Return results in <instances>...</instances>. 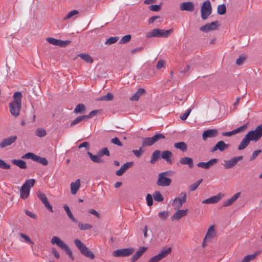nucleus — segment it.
Listing matches in <instances>:
<instances>
[{
  "mask_svg": "<svg viewBox=\"0 0 262 262\" xmlns=\"http://www.w3.org/2000/svg\"><path fill=\"white\" fill-rule=\"evenodd\" d=\"M261 137L262 124L258 125L254 130H251L248 132L240 143L238 149L241 150L245 149L249 144L251 141L256 142Z\"/></svg>",
  "mask_w": 262,
  "mask_h": 262,
  "instance_id": "obj_1",
  "label": "nucleus"
},
{
  "mask_svg": "<svg viewBox=\"0 0 262 262\" xmlns=\"http://www.w3.org/2000/svg\"><path fill=\"white\" fill-rule=\"evenodd\" d=\"M13 97L14 100L9 103L10 112L13 116L17 117L20 114L23 95L21 92H16Z\"/></svg>",
  "mask_w": 262,
  "mask_h": 262,
  "instance_id": "obj_2",
  "label": "nucleus"
},
{
  "mask_svg": "<svg viewBox=\"0 0 262 262\" xmlns=\"http://www.w3.org/2000/svg\"><path fill=\"white\" fill-rule=\"evenodd\" d=\"M51 243L52 245H56L58 247L63 250L72 260L74 259L71 250L59 237L53 236L51 241Z\"/></svg>",
  "mask_w": 262,
  "mask_h": 262,
  "instance_id": "obj_3",
  "label": "nucleus"
},
{
  "mask_svg": "<svg viewBox=\"0 0 262 262\" xmlns=\"http://www.w3.org/2000/svg\"><path fill=\"white\" fill-rule=\"evenodd\" d=\"M51 243L52 245H56L58 247L63 250L72 260L74 259L71 250L59 237L53 236L51 241Z\"/></svg>",
  "mask_w": 262,
  "mask_h": 262,
  "instance_id": "obj_4",
  "label": "nucleus"
},
{
  "mask_svg": "<svg viewBox=\"0 0 262 262\" xmlns=\"http://www.w3.org/2000/svg\"><path fill=\"white\" fill-rule=\"evenodd\" d=\"M74 242L76 246L82 254L91 259H94L95 258L94 253L90 251L79 239H75Z\"/></svg>",
  "mask_w": 262,
  "mask_h": 262,
  "instance_id": "obj_5",
  "label": "nucleus"
},
{
  "mask_svg": "<svg viewBox=\"0 0 262 262\" xmlns=\"http://www.w3.org/2000/svg\"><path fill=\"white\" fill-rule=\"evenodd\" d=\"M171 31V29L169 30H164L160 29H155L149 32H147L146 33V37H167L170 35V33Z\"/></svg>",
  "mask_w": 262,
  "mask_h": 262,
  "instance_id": "obj_6",
  "label": "nucleus"
},
{
  "mask_svg": "<svg viewBox=\"0 0 262 262\" xmlns=\"http://www.w3.org/2000/svg\"><path fill=\"white\" fill-rule=\"evenodd\" d=\"M35 184V180L30 179L25 182L21 187L20 193V197L23 199H27L30 193V189Z\"/></svg>",
  "mask_w": 262,
  "mask_h": 262,
  "instance_id": "obj_7",
  "label": "nucleus"
},
{
  "mask_svg": "<svg viewBox=\"0 0 262 262\" xmlns=\"http://www.w3.org/2000/svg\"><path fill=\"white\" fill-rule=\"evenodd\" d=\"M170 171H165L160 173L158 176L157 184L160 186H168L171 183V180L167 178L166 176L168 175Z\"/></svg>",
  "mask_w": 262,
  "mask_h": 262,
  "instance_id": "obj_8",
  "label": "nucleus"
},
{
  "mask_svg": "<svg viewBox=\"0 0 262 262\" xmlns=\"http://www.w3.org/2000/svg\"><path fill=\"white\" fill-rule=\"evenodd\" d=\"M23 159H30L32 160L33 161L38 162L40 164H42L43 165L46 166L48 164V161L46 158L43 157H41L39 156H37L32 152H28L22 156Z\"/></svg>",
  "mask_w": 262,
  "mask_h": 262,
  "instance_id": "obj_9",
  "label": "nucleus"
},
{
  "mask_svg": "<svg viewBox=\"0 0 262 262\" xmlns=\"http://www.w3.org/2000/svg\"><path fill=\"white\" fill-rule=\"evenodd\" d=\"M187 195L184 192H181L178 197L175 198L172 203V206L175 209H180L186 201Z\"/></svg>",
  "mask_w": 262,
  "mask_h": 262,
  "instance_id": "obj_10",
  "label": "nucleus"
},
{
  "mask_svg": "<svg viewBox=\"0 0 262 262\" xmlns=\"http://www.w3.org/2000/svg\"><path fill=\"white\" fill-rule=\"evenodd\" d=\"M171 252V248L162 250L157 255L151 257L147 262H159L163 258L167 256Z\"/></svg>",
  "mask_w": 262,
  "mask_h": 262,
  "instance_id": "obj_11",
  "label": "nucleus"
},
{
  "mask_svg": "<svg viewBox=\"0 0 262 262\" xmlns=\"http://www.w3.org/2000/svg\"><path fill=\"white\" fill-rule=\"evenodd\" d=\"M212 6L209 0L205 1L201 6V16H209L212 13Z\"/></svg>",
  "mask_w": 262,
  "mask_h": 262,
  "instance_id": "obj_12",
  "label": "nucleus"
},
{
  "mask_svg": "<svg viewBox=\"0 0 262 262\" xmlns=\"http://www.w3.org/2000/svg\"><path fill=\"white\" fill-rule=\"evenodd\" d=\"M134 252L133 248H123L116 250L113 252L114 257H125L132 254Z\"/></svg>",
  "mask_w": 262,
  "mask_h": 262,
  "instance_id": "obj_13",
  "label": "nucleus"
},
{
  "mask_svg": "<svg viewBox=\"0 0 262 262\" xmlns=\"http://www.w3.org/2000/svg\"><path fill=\"white\" fill-rule=\"evenodd\" d=\"M17 138L16 136H11L4 139L0 142V147L3 148L12 145L16 141Z\"/></svg>",
  "mask_w": 262,
  "mask_h": 262,
  "instance_id": "obj_14",
  "label": "nucleus"
},
{
  "mask_svg": "<svg viewBox=\"0 0 262 262\" xmlns=\"http://www.w3.org/2000/svg\"><path fill=\"white\" fill-rule=\"evenodd\" d=\"M243 156L234 157L229 160L225 161L224 166L226 169H230L234 167L236 163L243 159Z\"/></svg>",
  "mask_w": 262,
  "mask_h": 262,
  "instance_id": "obj_15",
  "label": "nucleus"
},
{
  "mask_svg": "<svg viewBox=\"0 0 262 262\" xmlns=\"http://www.w3.org/2000/svg\"><path fill=\"white\" fill-rule=\"evenodd\" d=\"M188 209H182L180 210L179 209L171 216V220L172 221H179L182 217L185 216L188 212Z\"/></svg>",
  "mask_w": 262,
  "mask_h": 262,
  "instance_id": "obj_16",
  "label": "nucleus"
},
{
  "mask_svg": "<svg viewBox=\"0 0 262 262\" xmlns=\"http://www.w3.org/2000/svg\"><path fill=\"white\" fill-rule=\"evenodd\" d=\"M37 197L39 198V199L45 205L46 207L48 209H49L51 212H53V209L52 206L50 204L46 195L43 193H42L40 191H39L37 192Z\"/></svg>",
  "mask_w": 262,
  "mask_h": 262,
  "instance_id": "obj_17",
  "label": "nucleus"
},
{
  "mask_svg": "<svg viewBox=\"0 0 262 262\" xmlns=\"http://www.w3.org/2000/svg\"><path fill=\"white\" fill-rule=\"evenodd\" d=\"M218 26L219 25L217 22L213 21L202 26L200 28V30L204 32H208L210 31L216 30Z\"/></svg>",
  "mask_w": 262,
  "mask_h": 262,
  "instance_id": "obj_18",
  "label": "nucleus"
},
{
  "mask_svg": "<svg viewBox=\"0 0 262 262\" xmlns=\"http://www.w3.org/2000/svg\"><path fill=\"white\" fill-rule=\"evenodd\" d=\"M218 161L217 159H212L207 162H199L197 164V166L204 168L205 169H208L213 165L215 164Z\"/></svg>",
  "mask_w": 262,
  "mask_h": 262,
  "instance_id": "obj_19",
  "label": "nucleus"
},
{
  "mask_svg": "<svg viewBox=\"0 0 262 262\" xmlns=\"http://www.w3.org/2000/svg\"><path fill=\"white\" fill-rule=\"evenodd\" d=\"M223 194L219 193L216 195H214L210 197L209 199H206L203 201L202 203L203 204H215L219 202L222 198Z\"/></svg>",
  "mask_w": 262,
  "mask_h": 262,
  "instance_id": "obj_20",
  "label": "nucleus"
},
{
  "mask_svg": "<svg viewBox=\"0 0 262 262\" xmlns=\"http://www.w3.org/2000/svg\"><path fill=\"white\" fill-rule=\"evenodd\" d=\"M229 147V145L226 144L223 141H219L212 148L211 151L214 152L217 150H219L221 151H223L225 149H227Z\"/></svg>",
  "mask_w": 262,
  "mask_h": 262,
  "instance_id": "obj_21",
  "label": "nucleus"
},
{
  "mask_svg": "<svg viewBox=\"0 0 262 262\" xmlns=\"http://www.w3.org/2000/svg\"><path fill=\"white\" fill-rule=\"evenodd\" d=\"M217 130L216 129H210L205 131L202 135L203 140H206L208 138H213L217 136Z\"/></svg>",
  "mask_w": 262,
  "mask_h": 262,
  "instance_id": "obj_22",
  "label": "nucleus"
},
{
  "mask_svg": "<svg viewBox=\"0 0 262 262\" xmlns=\"http://www.w3.org/2000/svg\"><path fill=\"white\" fill-rule=\"evenodd\" d=\"M194 8V4L192 2H184L180 5V9L187 11H192Z\"/></svg>",
  "mask_w": 262,
  "mask_h": 262,
  "instance_id": "obj_23",
  "label": "nucleus"
},
{
  "mask_svg": "<svg viewBox=\"0 0 262 262\" xmlns=\"http://www.w3.org/2000/svg\"><path fill=\"white\" fill-rule=\"evenodd\" d=\"M132 165V162L124 163L119 170L116 171V174L118 176H122Z\"/></svg>",
  "mask_w": 262,
  "mask_h": 262,
  "instance_id": "obj_24",
  "label": "nucleus"
},
{
  "mask_svg": "<svg viewBox=\"0 0 262 262\" xmlns=\"http://www.w3.org/2000/svg\"><path fill=\"white\" fill-rule=\"evenodd\" d=\"M246 127H247V125L245 124V125H243V126L239 127L238 128H236V129H234L231 132H224L222 133V135L224 136H227V137L231 136L233 135H235L237 133H240V132L243 131L244 130H245L246 128Z\"/></svg>",
  "mask_w": 262,
  "mask_h": 262,
  "instance_id": "obj_25",
  "label": "nucleus"
},
{
  "mask_svg": "<svg viewBox=\"0 0 262 262\" xmlns=\"http://www.w3.org/2000/svg\"><path fill=\"white\" fill-rule=\"evenodd\" d=\"M146 248L142 247L135 253V254L132 256L131 259V262H135L137 261L145 252Z\"/></svg>",
  "mask_w": 262,
  "mask_h": 262,
  "instance_id": "obj_26",
  "label": "nucleus"
},
{
  "mask_svg": "<svg viewBox=\"0 0 262 262\" xmlns=\"http://www.w3.org/2000/svg\"><path fill=\"white\" fill-rule=\"evenodd\" d=\"M80 187V181L79 179L76 180L74 182H72L70 184L71 193L75 194Z\"/></svg>",
  "mask_w": 262,
  "mask_h": 262,
  "instance_id": "obj_27",
  "label": "nucleus"
},
{
  "mask_svg": "<svg viewBox=\"0 0 262 262\" xmlns=\"http://www.w3.org/2000/svg\"><path fill=\"white\" fill-rule=\"evenodd\" d=\"M172 156V153L169 150H165L162 152L161 154V158L165 160L167 163L171 164L172 163V160L171 159Z\"/></svg>",
  "mask_w": 262,
  "mask_h": 262,
  "instance_id": "obj_28",
  "label": "nucleus"
},
{
  "mask_svg": "<svg viewBox=\"0 0 262 262\" xmlns=\"http://www.w3.org/2000/svg\"><path fill=\"white\" fill-rule=\"evenodd\" d=\"M179 162L183 165H187L189 168H192L193 166V160L190 157H185L182 158Z\"/></svg>",
  "mask_w": 262,
  "mask_h": 262,
  "instance_id": "obj_29",
  "label": "nucleus"
},
{
  "mask_svg": "<svg viewBox=\"0 0 262 262\" xmlns=\"http://www.w3.org/2000/svg\"><path fill=\"white\" fill-rule=\"evenodd\" d=\"M215 236L214 228L211 226L207 230L205 238L210 241Z\"/></svg>",
  "mask_w": 262,
  "mask_h": 262,
  "instance_id": "obj_30",
  "label": "nucleus"
},
{
  "mask_svg": "<svg viewBox=\"0 0 262 262\" xmlns=\"http://www.w3.org/2000/svg\"><path fill=\"white\" fill-rule=\"evenodd\" d=\"M87 154L93 162L97 163H102L104 162V161L101 159L99 154L98 155H94L90 152H88Z\"/></svg>",
  "mask_w": 262,
  "mask_h": 262,
  "instance_id": "obj_31",
  "label": "nucleus"
},
{
  "mask_svg": "<svg viewBox=\"0 0 262 262\" xmlns=\"http://www.w3.org/2000/svg\"><path fill=\"white\" fill-rule=\"evenodd\" d=\"M12 163L21 169H26L27 168V164L26 162L22 160L14 159L12 161Z\"/></svg>",
  "mask_w": 262,
  "mask_h": 262,
  "instance_id": "obj_32",
  "label": "nucleus"
},
{
  "mask_svg": "<svg viewBox=\"0 0 262 262\" xmlns=\"http://www.w3.org/2000/svg\"><path fill=\"white\" fill-rule=\"evenodd\" d=\"M144 90L143 89H139L134 94V95L130 98L132 101H137L141 97V96L144 93Z\"/></svg>",
  "mask_w": 262,
  "mask_h": 262,
  "instance_id": "obj_33",
  "label": "nucleus"
},
{
  "mask_svg": "<svg viewBox=\"0 0 262 262\" xmlns=\"http://www.w3.org/2000/svg\"><path fill=\"white\" fill-rule=\"evenodd\" d=\"M63 208L64 209L68 216L69 217L74 223H77V220L75 219L73 215L69 206L67 205H64L63 206Z\"/></svg>",
  "mask_w": 262,
  "mask_h": 262,
  "instance_id": "obj_34",
  "label": "nucleus"
},
{
  "mask_svg": "<svg viewBox=\"0 0 262 262\" xmlns=\"http://www.w3.org/2000/svg\"><path fill=\"white\" fill-rule=\"evenodd\" d=\"M161 151L159 150H155L152 154L150 162L151 164L155 163V162L160 158Z\"/></svg>",
  "mask_w": 262,
  "mask_h": 262,
  "instance_id": "obj_35",
  "label": "nucleus"
},
{
  "mask_svg": "<svg viewBox=\"0 0 262 262\" xmlns=\"http://www.w3.org/2000/svg\"><path fill=\"white\" fill-rule=\"evenodd\" d=\"M174 147L177 149L181 150L182 151H185L187 150V145L184 142H180L174 143Z\"/></svg>",
  "mask_w": 262,
  "mask_h": 262,
  "instance_id": "obj_36",
  "label": "nucleus"
},
{
  "mask_svg": "<svg viewBox=\"0 0 262 262\" xmlns=\"http://www.w3.org/2000/svg\"><path fill=\"white\" fill-rule=\"evenodd\" d=\"M78 56L87 63H91L93 61L92 58L88 54H80Z\"/></svg>",
  "mask_w": 262,
  "mask_h": 262,
  "instance_id": "obj_37",
  "label": "nucleus"
},
{
  "mask_svg": "<svg viewBox=\"0 0 262 262\" xmlns=\"http://www.w3.org/2000/svg\"><path fill=\"white\" fill-rule=\"evenodd\" d=\"M155 143L152 137L144 138L143 139V146H151Z\"/></svg>",
  "mask_w": 262,
  "mask_h": 262,
  "instance_id": "obj_38",
  "label": "nucleus"
},
{
  "mask_svg": "<svg viewBox=\"0 0 262 262\" xmlns=\"http://www.w3.org/2000/svg\"><path fill=\"white\" fill-rule=\"evenodd\" d=\"M78 224V226L80 230H86L92 228V226L89 224H82L80 222H77Z\"/></svg>",
  "mask_w": 262,
  "mask_h": 262,
  "instance_id": "obj_39",
  "label": "nucleus"
},
{
  "mask_svg": "<svg viewBox=\"0 0 262 262\" xmlns=\"http://www.w3.org/2000/svg\"><path fill=\"white\" fill-rule=\"evenodd\" d=\"M119 38L118 36L111 37L105 41V45H111L114 44L118 40Z\"/></svg>",
  "mask_w": 262,
  "mask_h": 262,
  "instance_id": "obj_40",
  "label": "nucleus"
},
{
  "mask_svg": "<svg viewBox=\"0 0 262 262\" xmlns=\"http://www.w3.org/2000/svg\"><path fill=\"white\" fill-rule=\"evenodd\" d=\"M85 110L84 105L82 103L78 104L74 110L73 112L75 114L80 113Z\"/></svg>",
  "mask_w": 262,
  "mask_h": 262,
  "instance_id": "obj_41",
  "label": "nucleus"
},
{
  "mask_svg": "<svg viewBox=\"0 0 262 262\" xmlns=\"http://www.w3.org/2000/svg\"><path fill=\"white\" fill-rule=\"evenodd\" d=\"M226 11V7L225 4L220 5L217 6V12L219 15H224Z\"/></svg>",
  "mask_w": 262,
  "mask_h": 262,
  "instance_id": "obj_42",
  "label": "nucleus"
},
{
  "mask_svg": "<svg viewBox=\"0 0 262 262\" xmlns=\"http://www.w3.org/2000/svg\"><path fill=\"white\" fill-rule=\"evenodd\" d=\"M84 119H86L84 115L78 116L71 123L70 126H73Z\"/></svg>",
  "mask_w": 262,
  "mask_h": 262,
  "instance_id": "obj_43",
  "label": "nucleus"
},
{
  "mask_svg": "<svg viewBox=\"0 0 262 262\" xmlns=\"http://www.w3.org/2000/svg\"><path fill=\"white\" fill-rule=\"evenodd\" d=\"M153 198L155 201L158 202H162L163 200V196L159 191H155L153 193Z\"/></svg>",
  "mask_w": 262,
  "mask_h": 262,
  "instance_id": "obj_44",
  "label": "nucleus"
},
{
  "mask_svg": "<svg viewBox=\"0 0 262 262\" xmlns=\"http://www.w3.org/2000/svg\"><path fill=\"white\" fill-rule=\"evenodd\" d=\"M114 96L111 93H107L106 95L101 97L98 100L99 101H110L113 99Z\"/></svg>",
  "mask_w": 262,
  "mask_h": 262,
  "instance_id": "obj_45",
  "label": "nucleus"
},
{
  "mask_svg": "<svg viewBox=\"0 0 262 262\" xmlns=\"http://www.w3.org/2000/svg\"><path fill=\"white\" fill-rule=\"evenodd\" d=\"M256 255V253L248 255L244 258L242 262H249L250 261L253 260L255 258Z\"/></svg>",
  "mask_w": 262,
  "mask_h": 262,
  "instance_id": "obj_46",
  "label": "nucleus"
},
{
  "mask_svg": "<svg viewBox=\"0 0 262 262\" xmlns=\"http://www.w3.org/2000/svg\"><path fill=\"white\" fill-rule=\"evenodd\" d=\"M152 138L153 139L154 142L156 143V142H158V141H159L160 139H165V136L162 134L158 133V134H156L153 137H152Z\"/></svg>",
  "mask_w": 262,
  "mask_h": 262,
  "instance_id": "obj_47",
  "label": "nucleus"
},
{
  "mask_svg": "<svg viewBox=\"0 0 262 262\" xmlns=\"http://www.w3.org/2000/svg\"><path fill=\"white\" fill-rule=\"evenodd\" d=\"M46 135V130L42 128H39L36 130V135L39 137H43Z\"/></svg>",
  "mask_w": 262,
  "mask_h": 262,
  "instance_id": "obj_48",
  "label": "nucleus"
},
{
  "mask_svg": "<svg viewBox=\"0 0 262 262\" xmlns=\"http://www.w3.org/2000/svg\"><path fill=\"white\" fill-rule=\"evenodd\" d=\"M132 38L130 35H126L123 36L120 40V43L123 44L129 42Z\"/></svg>",
  "mask_w": 262,
  "mask_h": 262,
  "instance_id": "obj_49",
  "label": "nucleus"
},
{
  "mask_svg": "<svg viewBox=\"0 0 262 262\" xmlns=\"http://www.w3.org/2000/svg\"><path fill=\"white\" fill-rule=\"evenodd\" d=\"M168 214L169 213L168 211H163L159 212L158 216L161 219L163 220H166L168 216Z\"/></svg>",
  "mask_w": 262,
  "mask_h": 262,
  "instance_id": "obj_50",
  "label": "nucleus"
},
{
  "mask_svg": "<svg viewBox=\"0 0 262 262\" xmlns=\"http://www.w3.org/2000/svg\"><path fill=\"white\" fill-rule=\"evenodd\" d=\"M99 155L101 157L104 155L109 156L110 153L107 148L103 147L100 150Z\"/></svg>",
  "mask_w": 262,
  "mask_h": 262,
  "instance_id": "obj_51",
  "label": "nucleus"
},
{
  "mask_svg": "<svg viewBox=\"0 0 262 262\" xmlns=\"http://www.w3.org/2000/svg\"><path fill=\"white\" fill-rule=\"evenodd\" d=\"M10 165L6 163L4 160L0 159V168L4 169H9L10 168Z\"/></svg>",
  "mask_w": 262,
  "mask_h": 262,
  "instance_id": "obj_52",
  "label": "nucleus"
},
{
  "mask_svg": "<svg viewBox=\"0 0 262 262\" xmlns=\"http://www.w3.org/2000/svg\"><path fill=\"white\" fill-rule=\"evenodd\" d=\"M246 59V57L244 55L240 56L236 61V63L238 66L242 65Z\"/></svg>",
  "mask_w": 262,
  "mask_h": 262,
  "instance_id": "obj_53",
  "label": "nucleus"
},
{
  "mask_svg": "<svg viewBox=\"0 0 262 262\" xmlns=\"http://www.w3.org/2000/svg\"><path fill=\"white\" fill-rule=\"evenodd\" d=\"M70 43V40L64 41V40H58L57 46L63 47H66V46L69 45Z\"/></svg>",
  "mask_w": 262,
  "mask_h": 262,
  "instance_id": "obj_54",
  "label": "nucleus"
},
{
  "mask_svg": "<svg viewBox=\"0 0 262 262\" xmlns=\"http://www.w3.org/2000/svg\"><path fill=\"white\" fill-rule=\"evenodd\" d=\"M261 151H262L261 149H258L254 151L250 159V161H253L258 156V155L261 152Z\"/></svg>",
  "mask_w": 262,
  "mask_h": 262,
  "instance_id": "obj_55",
  "label": "nucleus"
},
{
  "mask_svg": "<svg viewBox=\"0 0 262 262\" xmlns=\"http://www.w3.org/2000/svg\"><path fill=\"white\" fill-rule=\"evenodd\" d=\"M191 111V109H190V108H189L188 110H187L183 114H182L180 116L181 119L182 120H186V119L187 118V117L189 115Z\"/></svg>",
  "mask_w": 262,
  "mask_h": 262,
  "instance_id": "obj_56",
  "label": "nucleus"
},
{
  "mask_svg": "<svg viewBox=\"0 0 262 262\" xmlns=\"http://www.w3.org/2000/svg\"><path fill=\"white\" fill-rule=\"evenodd\" d=\"M99 112V110H94L91 112L89 115H84V116H85L86 119H88L96 116Z\"/></svg>",
  "mask_w": 262,
  "mask_h": 262,
  "instance_id": "obj_57",
  "label": "nucleus"
},
{
  "mask_svg": "<svg viewBox=\"0 0 262 262\" xmlns=\"http://www.w3.org/2000/svg\"><path fill=\"white\" fill-rule=\"evenodd\" d=\"M147 204L149 206H150L153 204L152 197L151 194H147L146 197Z\"/></svg>",
  "mask_w": 262,
  "mask_h": 262,
  "instance_id": "obj_58",
  "label": "nucleus"
},
{
  "mask_svg": "<svg viewBox=\"0 0 262 262\" xmlns=\"http://www.w3.org/2000/svg\"><path fill=\"white\" fill-rule=\"evenodd\" d=\"M111 142L115 145H117L119 146H122V144L121 142L119 140V139L117 137H115L111 140Z\"/></svg>",
  "mask_w": 262,
  "mask_h": 262,
  "instance_id": "obj_59",
  "label": "nucleus"
},
{
  "mask_svg": "<svg viewBox=\"0 0 262 262\" xmlns=\"http://www.w3.org/2000/svg\"><path fill=\"white\" fill-rule=\"evenodd\" d=\"M148 9L152 11L157 12L160 9V6L158 5H150L148 7Z\"/></svg>",
  "mask_w": 262,
  "mask_h": 262,
  "instance_id": "obj_60",
  "label": "nucleus"
},
{
  "mask_svg": "<svg viewBox=\"0 0 262 262\" xmlns=\"http://www.w3.org/2000/svg\"><path fill=\"white\" fill-rule=\"evenodd\" d=\"M47 40L50 43H51L52 45H55V46H57L58 40L56 39H55L54 38L48 37V38H47Z\"/></svg>",
  "mask_w": 262,
  "mask_h": 262,
  "instance_id": "obj_61",
  "label": "nucleus"
},
{
  "mask_svg": "<svg viewBox=\"0 0 262 262\" xmlns=\"http://www.w3.org/2000/svg\"><path fill=\"white\" fill-rule=\"evenodd\" d=\"M143 150L142 148H140L138 150H133V152L137 157H140L142 154Z\"/></svg>",
  "mask_w": 262,
  "mask_h": 262,
  "instance_id": "obj_62",
  "label": "nucleus"
},
{
  "mask_svg": "<svg viewBox=\"0 0 262 262\" xmlns=\"http://www.w3.org/2000/svg\"><path fill=\"white\" fill-rule=\"evenodd\" d=\"M25 212V213L26 214V215H27L29 217H31L32 219H37V216L34 213H33L27 210H26Z\"/></svg>",
  "mask_w": 262,
  "mask_h": 262,
  "instance_id": "obj_63",
  "label": "nucleus"
},
{
  "mask_svg": "<svg viewBox=\"0 0 262 262\" xmlns=\"http://www.w3.org/2000/svg\"><path fill=\"white\" fill-rule=\"evenodd\" d=\"M233 203V202L232 201V200L230 198L226 200L223 204L224 207H228L230 205H231Z\"/></svg>",
  "mask_w": 262,
  "mask_h": 262,
  "instance_id": "obj_64",
  "label": "nucleus"
}]
</instances>
